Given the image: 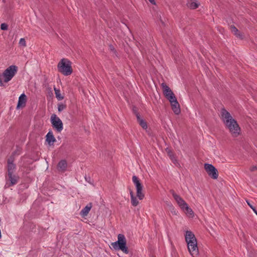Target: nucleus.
Returning a JSON list of instances; mask_svg holds the SVG:
<instances>
[{"mask_svg": "<svg viewBox=\"0 0 257 257\" xmlns=\"http://www.w3.org/2000/svg\"><path fill=\"white\" fill-rule=\"evenodd\" d=\"M221 115L222 119L225 126L229 130L233 137H237L240 133V127L236 121L233 119L230 114L225 109H222L221 110Z\"/></svg>", "mask_w": 257, "mask_h": 257, "instance_id": "obj_1", "label": "nucleus"}, {"mask_svg": "<svg viewBox=\"0 0 257 257\" xmlns=\"http://www.w3.org/2000/svg\"><path fill=\"white\" fill-rule=\"evenodd\" d=\"M185 237L189 253L192 257H198L199 251L194 234L192 231L187 230L185 232Z\"/></svg>", "mask_w": 257, "mask_h": 257, "instance_id": "obj_2", "label": "nucleus"}, {"mask_svg": "<svg viewBox=\"0 0 257 257\" xmlns=\"http://www.w3.org/2000/svg\"><path fill=\"white\" fill-rule=\"evenodd\" d=\"M57 67L58 71L65 76L71 75L73 71L71 62L67 59H62L58 63Z\"/></svg>", "mask_w": 257, "mask_h": 257, "instance_id": "obj_3", "label": "nucleus"}, {"mask_svg": "<svg viewBox=\"0 0 257 257\" xmlns=\"http://www.w3.org/2000/svg\"><path fill=\"white\" fill-rule=\"evenodd\" d=\"M111 245L115 250H121L126 254L128 253L125 237L123 234H119L117 236V241L111 243Z\"/></svg>", "mask_w": 257, "mask_h": 257, "instance_id": "obj_4", "label": "nucleus"}, {"mask_svg": "<svg viewBox=\"0 0 257 257\" xmlns=\"http://www.w3.org/2000/svg\"><path fill=\"white\" fill-rule=\"evenodd\" d=\"M18 70V67L15 65H11L7 68L3 72V78L5 83L10 81L15 76Z\"/></svg>", "mask_w": 257, "mask_h": 257, "instance_id": "obj_5", "label": "nucleus"}, {"mask_svg": "<svg viewBox=\"0 0 257 257\" xmlns=\"http://www.w3.org/2000/svg\"><path fill=\"white\" fill-rule=\"evenodd\" d=\"M132 181L135 184L137 189V196L140 200H142L144 198V194L143 193V185L140 182V180L136 176H133Z\"/></svg>", "mask_w": 257, "mask_h": 257, "instance_id": "obj_6", "label": "nucleus"}, {"mask_svg": "<svg viewBox=\"0 0 257 257\" xmlns=\"http://www.w3.org/2000/svg\"><path fill=\"white\" fill-rule=\"evenodd\" d=\"M51 122L53 127L56 131L60 133L63 129V124L62 120L56 114H53L51 116Z\"/></svg>", "mask_w": 257, "mask_h": 257, "instance_id": "obj_7", "label": "nucleus"}, {"mask_svg": "<svg viewBox=\"0 0 257 257\" xmlns=\"http://www.w3.org/2000/svg\"><path fill=\"white\" fill-rule=\"evenodd\" d=\"M204 168L210 177L214 179L217 178V170L212 165L209 164H205Z\"/></svg>", "mask_w": 257, "mask_h": 257, "instance_id": "obj_8", "label": "nucleus"}, {"mask_svg": "<svg viewBox=\"0 0 257 257\" xmlns=\"http://www.w3.org/2000/svg\"><path fill=\"white\" fill-rule=\"evenodd\" d=\"M161 87L163 89V93L165 96L169 101H170V100L173 99V98L176 97L173 91L166 83H162Z\"/></svg>", "mask_w": 257, "mask_h": 257, "instance_id": "obj_9", "label": "nucleus"}, {"mask_svg": "<svg viewBox=\"0 0 257 257\" xmlns=\"http://www.w3.org/2000/svg\"><path fill=\"white\" fill-rule=\"evenodd\" d=\"M169 102H170L172 109L174 112L176 114H179L180 112V105L177 98L175 97L173 98V99L170 100Z\"/></svg>", "mask_w": 257, "mask_h": 257, "instance_id": "obj_10", "label": "nucleus"}, {"mask_svg": "<svg viewBox=\"0 0 257 257\" xmlns=\"http://www.w3.org/2000/svg\"><path fill=\"white\" fill-rule=\"evenodd\" d=\"M172 195L181 209L187 204L183 199L180 196L175 193L174 191H172Z\"/></svg>", "mask_w": 257, "mask_h": 257, "instance_id": "obj_11", "label": "nucleus"}, {"mask_svg": "<svg viewBox=\"0 0 257 257\" xmlns=\"http://www.w3.org/2000/svg\"><path fill=\"white\" fill-rule=\"evenodd\" d=\"M46 141L49 145H52L56 141V139L52 132H49L46 135Z\"/></svg>", "mask_w": 257, "mask_h": 257, "instance_id": "obj_12", "label": "nucleus"}, {"mask_svg": "<svg viewBox=\"0 0 257 257\" xmlns=\"http://www.w3.org/2000/svg\"><path fill=\"white\" fill-rule=\"evenodd\" d=\"M26 95L24 93L22 94L19 98L17 108H20L21 106H24L26 104Z\"/></svg>", "mask_w": 257, "mask_h": 257, "instance_id": "obj_13", "label": "nucleus"}, {"mask_svg": "<svg viewBox=\"0 0 257 257\" xmlns=\"http://www.w3.org/2000/svg\"><path fill=\"white\" fill-rule=\"evenodd\" d=\"M13 160L10 159H9L8 161V175H11V174H13L15 169V165L13 163Z\"/></svg>", "mask_w": 257, "mask_h": 257, "instance_id": "obj_14", "label": "nucleus"}, {"mask_svg": "<svg viewBox=\"0 0 257 257\" xmlns=\"http://www.w3.org/2000/svg\"><path fill=\"white\" fill-rule=\"evenodd\" d=\"M91 208H92L91 203L88 204L84 208H83L81 210L80 214L82 217L87 216Z\"/></svg>", "mask_w": 257, "mask_h": 257, "instance_id": "obj_15", "label": "nucleus"}, {"mask_svg": "<svg viewBox=\"0 0 257 257\" xmlns=\"http://www.w3.org/2000/svg\"><path fill=\"white\" fill-rule=\"evenodd\" d=\"M67 167V163L65 160H61L58 164V169L59 171L64 172Z\"/></svg>", "mask_w": 257, "mask_h": 257, "instance_id": "obj_16", "label": "nucleus"}, {"mask_svg": "<svg viewBox=\"0 0 257 257\" xmlns=\"http://www.w3.org/2000/svg\"><path fill=\"white\" fill-rule=\"evenodd\" d=\"M182 210L184 211L189 217H192L194 216V212L192 209L189 207L187 204L182 209Z\"/></svg>", "mask_w": 257, "mask_h": 257, "instance_id": "obj_17", "label": "nucleus"}, {"mask_svg": "<svg viewBox=\"0 0 257 257\" xmlns=\"http://www.w3.org/2000/svg\"><path fill=\"white\" fill-rule=\"evenodd\" d=\"M130 196H131V203H132V205H133L134 206H137L139 203L138 200L135 196L134 193L133 192V191L132 190L130 191Z\"/></svg>", "mask_w": 257, "mask_h": 257, "instance_id": "obj_18", "label": "nucleus"}, {"mask_svg": "<svg viewBox=\"0 0 257 257\" xmlns=\"http://www.w3.org/2000/svg\"><path fill=\"white\" fill-rule=\"evenodd\" d=\"M199 4L196 1H190L188 2L187 6L192 9H195L198 7Z\"/></svg>", "mask_w": 257, "mask_h": 257, "instance_id": "obj_19", "label": "nucleus"}, {"mask_svg": "<svg viewBox=\"0 0 257 257\" xmlns=\"http://www.w3.org/2000/svg\"><path fill=\"white\" fill-rule=\"evenodd\" d=\"M137 117L140 125L144 129L146 130L147 128V124L146 122L140 117V115L138 114H137Z\"/></svg>", "mask_w": 257, "mask_h": 257, "instance_id": "obj_20", "label": "nucleus"}, {"mask_svg": "<svg viewBox=\"0 0 257 257\" xmlns=\"http://www.w3.org/2000/svg\"><path fill=\"white\" fill-rule=\"evenodd\" d=\"M54 91L56 95V97L58 100H61L64 98L63 96H62L61 94L60 90L54 87Z\"/></svg>", "mask_w": 257, "mask_h": 257, "instance_id": "obj_21", "label": "nucleus"}, {"mask_svg": "<svg viewBox=\"0 0 257 257\" xmlns=\"http://www.w3.org/2000/svg\"><path fill=\"white\" fill-rule=\"evenodd\" d=\"M8 176H9L10 180L11 182V184L12 185L16 184L17 183V177L15 175H13V174H11V175H8Z\"/></svg>", "mask_w": 257, "mask_h": 257, "instance_id": "obj_22", "label": "nucleus"}, {"mask_svg": "<svg viewBox=\"0 0 257 257\" xmlns=\"http://www.w3.org/2000/svg\"><path fill=\"white\" fill-rule=\"evenodd\" d=\"M231 32L237 37H241V36L238 33V30L234 26L231 27Z\"/></svg>", "mask_w": 257, "mask_h": 257, "instance_id": "obj_23", "label": "nucleus"}, {"mask_svg": "<svg viewBox=\"0 0 257 257\" xmlns=\"http://www.w3.org/2000/svg\"><path fill=\"white\" fill-rule=\"evenodd\" d=\"M19 44L21 47H26V42L25 39L24 38H21L19 41Z\"/></svg>", "mask_w": 257, "mask_h": 257, "instance_id": "obj_24", "label": "nucleus"}, {"mask_svg": "<svg viewBox=\"0 0 257 257\" xmlns=\"http://www.w3.org/2000/svg\"><path fill=\"white\" fill-rule=\"evenodd\" d=\"M66 107V106L65 104L63 103H59L58 105V110L59 112L62 111L64 109H65Z\"/></svg>", "mask_w": 257, "mask_h": 257, "instance_id": "obj_25", "label": "nucleus"}, {"mask_svg": "<svg viewBox=\"0 0 257 257\" xmlns=\"http://www.w3.org/2000/svg\"><path fill=\"white\" fill-rule=\"evenodd\" d=\"M170 159H171L173 163L175 164L176 166L179 165V163L176 158L174 157L173 155H170Z\"/></svg>", "mask_w": 257, "mask_h": 257, "instance_id": "obj_26", "label": "nucleus"}, {"mask_svg": "<svg viewBox=\"0 0 257 257\" xmlns=\"http://www.w3.org/2000/svg\"><path fill=\"white\" fill-rule=\"evenodd\" d=\"M8 28V25L5 23H3L1 25V29L2 30H7Z\"/></svg>", "mask_w": 257, "mask_h": 257, "instance_id": "obj_27", "label": "nucleus"}, {"mask_svg": "<svg viewBox=\"0 0 257 257\" xmlns=\"http://www.w3.org/2000/svg\"><path fill=\"white\" fill-rule=\"evenodd\" d=\"M246 202L248 206L252 209L254 210V207L249 203V202L248 200H246Z\"/></svg>", "mask_w": 257, "mask_h": 257, "instance_id": "obj_28", "label": "nucleus"}, {"mask_svg": "<svg viewBox=\"0 0 257 257\" xmlns=\"http://www.w3.org/2000/svg\"><path fill=\"white\" fill-rule=\"evenodd\" d=\"M148 1L153 5L156 4L155 0H148Z\"/></svg>", "mask_w": 257, "mask_h": 257, "instance_id": "obj_29", "label": "nucleus"}, {"mask_svg": "<svg viewBox=\"0 0 257 257\" xmlns=\"http://www.w3.org/2000/svg\"><path fill=\"white\" fill-rule=\"evenodd\" d=\"M85 180L88 181V182H90L88 180H90V178L89 177H88V178L85 177Z\"/></svg>", "mask_w": 257, "mask_h": 257, "instance_id": "obj_30", "label": "nucleus"}, {"mask_svg": "<svg viewBox=\"0 0 257 257\" xmlns=\"http://www.w3.org/2000/svg\"><path fill=\"white\" fill-rule=\"evenodd\" d=\"M252 210L257 215V211H256V209H255V208L254 207V210Z\"/></svg>", "mask_w": 257, "mask_h": 257, "instance_id": "obj_31", "label": "nucleus"}, {"mask_svg": "<svg viewBox=\"0 0 257 257\" xmlns=\"http://www.w3.org/2000/svg\"><path fill=\"white\" fill-rule=\"evenodd\" d=\"M256 169V167H254L252 168L251 170L253 171V170H255Z\"/></svg>", "mask_w": 257, "mask_h": 257, "instance_id": "obj_32", "label": "nucleus"}]
</instances>
